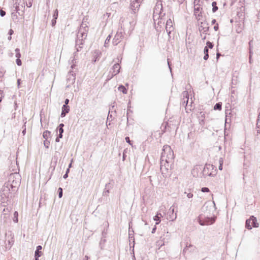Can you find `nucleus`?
<instances>
[{"label": "nucleus", "mask_w": 260, "mask_h": 260, "mask_svg": "<svg viewBox=\"0 0 260 260\" xmlns=\"http://www.w3.org/2000/svg\"><path fill=\"white\" fill-rule=\"evenodd\" d=\"M71 166H72V164L71 163L69 165V167H71Z\"/></svg>", "instance_id": "nucleus-42"}, {"label": "nucleus", "mask_w": 260, "mask_h": 260, "mask_svg": "<svg viewBox=\"0 0 260 260\" xmlns=\"http://www.w3.org/2000/svg\"><path fill=\"white\" fill-rule=\"evenodd\" d=\"M258 225L256 218L253 216L247 219L245 223V227L248 230H251L252 228H257Z\"/></svg>", "instance_id": "nucleus-1"}, {"label": "nucleus", "mask_w": 260, "mask_h": 260, "mask_svg": "<svg viewBox=\"0 0 260 260\" xmlns=\"http://www.w3.org/2000/svg\"><path fill=\"white\" fill-rule=\"evenodd\" d=\"M15 51L16 52V57H17V58H20V57H21V54L20 53L19 49L17 48V49H16Z\"/></svg>", "instance_id": "nucleus-14"}, {"label": "nucleus", "mask_w": 260, "mask_h": 260, "mask_svg": "<svg viewBox=\"0 0 260 260\" xmlns=\"http://www.w3.org/2000/svg\"><path fill=\"white\" fill-rule=\"evenodd\" d=\"M59 138H57L56 139V142H59Z\"/></svg>", "instance_id": "nucleus-38"}, {"label": "nucleus", "mask_w": 260, "mask_h": 260, "mask_svg": "<svg viewBox=\"0 0 260 260\" xmlns=\"http://www.w3.org/2000/svg\"><path fill=\"white\" fill-rule=\"evenodd\" d=\"M3 92L2 90H0V102L2 101V99L3 97Z\"/></svg>", "instance_id": "nucleus-29"}, {"label": "nucleus", "mask_w": 260, "mask_h": 260, "mask_svg": "<svg viewBox=\"0 0 260 260\" xmlns=\"http://www.w3.org/2000/svg\"><path fill=\"white\" fill-rule=\"evenodd\" d=\"M216 169L214 166L211 164L205 166L203 170V173L206 176H210L216 173Z\"/></svg>", "instance_id": "nucleus-2"}, {"label": "nucleus", "mask_w": 260, "mask_h": 260, "mask_svg": "<svg viewBox=\"0 0 260 260\" xmlns=\"http://www.w3.org/2000/svg\"><path fill=\"white\" fill-rule=\"evenodd\" d=\"M70 111V107L69 106L63 105L62 107V112L61 114V117H64L66 114Z\"/></svg>", "instance_id": "nucleus-7"}, {"label": "nucleus", "mask_w": 260, "mask_h": 260, "mask_svg": "<svg viewBox=\"0 0 260 260\" xmlns=\"http://www.w3.org/2000/svg\"><path fill=\"white\" fill-rule=\"evenodd\" d=\"M54 19H56L58 17V11L57 9L55 10L53 16Z\"/></svg>", "instance_id": "nucleus-18"}, {"label": "nucleus", "mask_w": 260, "mask_h": 260, "mask_svg": "<svg viewBox=\"0 0 260 260\" xmlns=\"http://www.w3.org/2000/svg\"><path fill=\"white\" fill-rule=\"evenodd\" d=\"M209 57V55L208 54H205V55L204 56V59L205 60H207V59Z\"/></svg>", "instance_id": "nucleus-31"}, {"label": "nucleus", "mask_w": 260, "mask_h": 260, "mask_svg": "<svg viewBox=\"0 0 260 260\" xmlns=\"http://www.w3.org/2000/svg\"><path fill=\"white\" fill-rule=\"evenodd\" d=\"M161 214L160 213H157V214L153 217V220L156 221V224H158L160 222V217Z\"/></svg>", "instance_id": "nucleus-10"}, {"label": "nucleus", "mask_w": 260, "mask_h": 260, "mask_svg": "<svg viewBox=\"0 0 260 260\" xmlns=\"http://www.w3.org/2000/svg\"><path fill=\"white\" fill-rule=\"evenodd\" d=\"M69 102V99H66V100H65V102H64V103H65V105H66V106H67V105H68V104Z\"/></svg>", "instance_id": "nucleus-33"}, {"label": "nucleus", "mask_w": 260, "mask_h": 260, "mask_svg": "<svg viewBox=\"0 0 260 260\" xmlns=\"http://www.w3.org/2000/svg\"><path fill=\"white\" fill-rule=\"evenodd\" d=\"M20 83H21V79H18L17 80V84H18V88H19V86H20Z\"/></svg>", "instance_id": "nucleus-32"}, {"label": "nucleus", "mask_w": 260, "mask_h": 260, "mask_svg": "<svg viewBox=\"0 0 260 260\" xmlns=\"http://www.w3.org/2000/svg\"><path fill=\"white\" fill-rule=\"evenodd\" d=\"M218 8L217 7H215L213 8V11L214 12L217 10Z\"/></svg>", "instance_id": "nucleus-35"}, {"label": "nucleus", "mask_w": 260, "mask_h": 260, "mask_svg": "<svg viewBox=\"0 0 260 260\" xmlns=\"http://www.w3.org/2000/svg\"><path fill=\"white\" fill-rule=\"evenodd\" d=\"M118 90L120 91V92H122L124 94H126L127 93V89H126V88L123 86V85H121L119 87H118Z\"/></svg>", "instance_id": "nucleus-11"}, {"label": "nucleus", "mask_w": 260, "mask_h": 260, "mask_svg": "<svg viewBox=\"0 0 260 260\" xmlns=\"http://www.w3.org/2000/svg\"><path fill=\"white\" fill-rule=\"evenodd\" d=\"M200 8L199 7L194 8V13H197V11H200Z\"/></svg>", "instance_id": "nucleus-30"}, {"label": "nucleus", "mask_w": 260, "mask_h": 260, "mask_svg": "<svg viewBox=\"0 0 260 260\" xmlns=\"http://www.w3.org/2000/svg\"><path fill=\"white\" fill-rule=\"evenodd\" d=\"M218 29H219L218 24V23H216V24L214 26V29L215 31H217L218 30Z\"/></svg>", "instance_id": "nucleus-26"}, {"label": "nucleus", "mask_w": 260, "mask_h": 260, "mask_svg": "<svg viewBox=\"0 0 260 260\" xmlns=\"http://www.w3.org/2000/svg\"><path fill=\"white\" fill-rule=\"evenodd\" d=\"M52 25H54L56 23V19H53L52 21Z\"/></svg>", "instance_id": "nucleus-34"}, {"label": "nucleus", "mask_w": 260, "mask_h": 260, "mask_svg": "<svg viewBox=\"0 0 260 260\" xmlns=\"http://www.w3.org/2000/svg\"><path fill=\"white\" fill-rule=\"evenodd\" d=\"M125 141H126V142H127L129 145H132V144L131 143V141H130L129 140V138L128 137H126L125 138Z\"/></svg>", "instance_id": "nucleus-24"}, {"label": "nucleus", "mask_w": 260, "mask_h": 260, "mask_svg": "<svg viewBox=\"0 0 260 260\" xmlns=\"http://www.w3.org/2000/svg\"><path fill=\"white\" fill-rule=\"evenodd\" d=\"M201 190H202V192H209V191H210L209 189L208 188H207V187H203L202 188Z\"/></svg>", "instance_id": "nucleus-21"}, {"label": "nucleus", "mask_w": 260, "mask_h": 260, "mask_svg": "<svg viewBox=\"0 0 260 260\" xmlns=\"http://www.w3.org/2000/svg\"><path fill=\"white\" fill-rule=\"evenodd\" d=\"M62 137V134L61 133H59V138H61Z\"/></svg>", "instance_id": "nucleus-37"}, {"label": "nucleus", "mask_w": 260, "mask_h": 260, "mask_svg": "<svg viewBox=\"0 0 260 260\" xmlns=\"http://www.w3.org/2000/svg\"><path fill=\"white\" fill-rule=\"evenodd\" d=\"M120 69V67L119 64L116 63V64H114V66L113 67V74L114 75L117 74L119 72Z\"/></svg>", "instance_id": "nucleus-8"}, {"label": "nucleus", "mask_w": 260, "mask_h": 260, "mask_svg": "<svg viewBox=\"0 0 260 260\" xmlns=\"http://www.w3.org/2000/svg\"><path fill=\"white\" fill-rule=\"evenodd\" d=\"M69 171V169L67 170V173Z\"/></svg>", "instance_id": "nucleus-44"}, {"label": "nucleus", "mask_w": 260, "mask_h": 260, "mask_svg": "<svg viewBox=\"0 0 260 260\" xmlns=\"http://www.w3.org/2000/svg\"><path fill=\"white\" fill-rule=\"evenodd\" d=\"M244 27V24H241V23L238 24L236 26V32L238 34L241 33L242 31V30H243Z\"/></svg>", "instance_id": "nucleus-9"}, {"label": "nucleus", "mask_w": 260, "mask_h": 260, "mask_svg": "<svg viewBox=\"0 0 260 260\" xmlns=\"http://www.w3.org/2000/svg\"><path fill=\"white\" fill-rule=\"evenodd\" d=\"M44 144L46 148H48L49 147V145L50 144V142L49 141H45L44 142Z\"/></svg>", "instance_id": "nucleus-23"}, {"label": "nucleus", "mask_w": 260, "mask_h": 260, "mask_svg": "<svg viewBox=\"0 0 260 260\" xmlns=\"http://www.w3.org/2000/svg\"><path fill=\"white\" fill-rule=\"evenodd\" d=\"M219 169L220 170H222V165H223V160L222 159V158H220L219 160Z\"/></svg>", "instance_id": "nucleus-16"}, {"label": "nucleus", "mask_w": 260, "mask_h": 260, "mask_svg": "<svg viewBox=\"0 0 260 260\" xmlns=\"http://www.w3.org/2000/svg\"><path fill=\"white\" fill-rule=\"evenodd\" d=\"M13 32V31L12 29H11L10 30V34L12 35Z\"/></svg>", "instance_id": "nucleus-39"}, {"label": "nucleus", "mask_w": 260, "mask_h": 260, "mask_svg": "<svg viewBox=\"0 0 260 260\" xmlns=\"http://www.w3.org/2000/svg\"><path fill=\"white\" fill-rule=\"evenodd\" d=\"M221 105L219 103H217L214 107V110H221Z\"/></svg>", "instance_id": "nucleus-15"}, {"label": "nucleus", "mask_w": 260, "mask_h": 260, "mask_svg": "<svg viewBox=\"0 0 260 260\" xmlns=\"http://www.w3.org/2000/svg\"><path fill=\"white\" fill-rule=\"evenodd\" d=\"M216 20H215V19H213V20H212V24H215V23H216Z\"/></svg>", "instance_id": "nucleus-36"}, {"label": "nucleus", "mask_w": 260, "mask_h": 260, "mask_svg": "<svg viewBox=\"0 0 260 260\" xmlns=\"http://www.w3.org/2000/svg\"><path fill=\"white\" fill-rule=\"evenodd\" d=\"M206 47H207V48H212L213 47V45L211 42L208 41L207 42V46Z\"/></svg>", "instance_id": "nucleus-19"}, {"label": "nucleus", "mask_w": 260, "mask_h": 260, "mask_svg": "<svg viewBox=\"0 0 260 260\" xmlns=\"http://www.w3.org/2000/svg\"><path fill=\"white\" fill-rule=\"evenodd\" d=\"M204 52L205 54H208V48H207V47H205Z\"/></svg>", "instance_id": "nucleus-27"}, {"label": "nucleus", "mask_w": 260, "mask_h": 260, "mask_svg": "<svg viewBox=\"0 0 260 260\" xmlns=\"http://www.w3.org/2000/svg\"><path fill=\"white\" fill-rule=\"evenodd\" d=\"M5 190V187H4L3 191H4Z\"/></svg>", "instance_id": "nucleus-41"}, {"label": "nucleus", "mask_w": 260, "mask_h": 260, "mask_svg": "<svg viewBox=\"0 0 260 260\" xmlns=\"http://www.w3.org/2000/svg\"><path fill=\"white\" fill-rule=\"evenodd\" d=\"M187 197L188 198H191L193 197V194L192 193H191V192L188 193L187 194Z\"/></svg>", "instance_id": "nucleus-28"}, {"label": "nucleus", "mask_w": 260, "mask_h": 260, "mask_svg": "<svg viewBox=\"0 0 260 260\" xmlns=\"http://www.w3.org/2000/svg\"><path fill=\"white\" fill-rule=\"evenodd\" d=\"M42 247L40 245L37 247V250L35 251V260H38L39 257L41 256L42 254Z\"/></svg>", "instance_id": "nucleus-6"}, {"label": "nucleus", "mask_w": 260, "mask_h": 260, "mask_svg": "<svg viewBox=\"0 0 260 260\" xmlns=\"http://www.w3.org/2000/svg\"><path fill=\"white\" fill-rule=\"evenodd\" d=\"M31 4L30 3L28 7H31Z\"/></svg>", "instance_id": "nucleus-43"}, {"label": "nucleus", "mask_w": 260, "mask_h": 260, "mask_svg": "<svg viewBox=\"0 0 260 260\" xmlns=\"http://www.w3.org/2000/svg\"><path fill=\"white\" fill-rule=\"evenodd\" d=\"M68 176L67 173L64 175V178H66Z\"/></svg>", "instance_id": "nucleus-40"}, {"label": "nucleus", "mask_w": 260, "mask_h": 260, "mask_svg": "<svg viewBox=\"0 0 260 260\" xmlns=\"http://www.w3.org/2000/svg\"><path fill=\"white\" fill-rule=\"evenodd\" d=\"M58 191H59V194H58V196H59V198H61L62 196V189L61 187H59L58 188Z\"/></svg>", "instance_id": "nucleus-20"}, {"label": "nucleus", "mask_w": 260, "mask_h": 260, "mask_svg": "<svg viewBox=\"0 0 260 260\" xmlns=\"http://www.w3.org/2000/svg\"><path fill=\"white\" fill-rule=\"evenodd\" d=\"M0 14H1V16L3 17L5 15L6 12L4 11H3V10H1Z\"/></svg>", "instance_id": "nucleus-25"}, {"label": "nucleus", "mask_w": 260, "mask_h": 260, "mask_svg": "<svg viewBox=\"0 0 260 260\" xmlns=\"http://www.w3.org/2000/svg\"><path fill=\"white\" fill-rule=\"evenodd\" d=\"M16 61L18 66H20L22 64V62L20 58H17Z\"/></svg>", "instance_id": "nucleus-22"}, {"label": "nucleus", "mask_w": 260, "mask_h": 260, "mask_svg": "<svg viewBox=\"0 0 260 260\" xmlns=\"http://www.w3.org/2000/svg\"><path fill=\"white\" fill-rule=\"evenodd\" d=\"M19 181H16L14 180V176L11 175L9 178V180L6 186V188H9V186H10L11 188H16L19 185Z\"/></svg>", "instance_id": "nucleus-4"}, {"label": "nucleus", "mask_w": 260, "mask_h": 260, "mask_svg": "<svg viewBox=\"0 0 260 260\" xmlns=\"http://www.w3.org/2000/svg\"><path fill=\"white\" fill-rule=\"evenodd\" d=\"M214 4H216L215 2H213V5H214Z\"/></svg>", "instance_id": "nucleus-45"}, {"label": "nucleus", "mask_w": 260, "mask_h": 260, "mask_svg": "<svg viewBox=\"0 0 260 260\" xmlns=\"http://www.w3.org/2000/svg\"><path fill=\"white\" fill-rule=\"evenodd\" d=\"M174 29L175 27L174 21L171 19H168L166 24V30L169 37L171 32L174 31Z\"/></svg>", "instance_id": "nucleus-3"}, {"label": "nucleus", "mask_w": 260, "mask_h": 260, "mask_svg": "<svg viewBox=\"0 0 260 260\" xmlns=\"http://www.w3.org/2000/svg\"><path fill=\"white\" fill-rule=\"evenodd\" d=\"M215 221V219L213 218H208L202 221L201 219H199V223L201 225H210L213 223Z\"/></svg>", "instance_id": "nucleus-5"}, {"label": "nucleus", "mask_w": 260, "mask_h": 260, "mask_svg": "<svg viewBox=\"0 0 260 260\" xmlns=\"http://www.w3.org/2000/svg\"><path fill=\"white\" fill-rule=\"evenodd\" d=\"M50 132L46 131L43 133V136L46 140H47V138L50 136Z\"/></svg>", "instance_id": "nucleus-13"}, {"label": "nucleus", "mask_w": 260, "mask_h": 260, "mask_svg": "<svg viewBox=\"0 0 260 260\" xmlns=\"http://www.w3.org/2000/svg\"><path fill=\"white\" fill-rule=\"evenodd\" d=\"M13 221L16 223L18 222V213L17 211H15L14 213Z\"/></svg>", "instance_id": "nucleus-12"}, {"label": "nucleus", "mask_w": 260, "mask_h": 260, "mask_svg": "<svg viewBox=\"0 0 260 260\" xmlns=\"http://www.w3.org/2000/svg\"><path fill=\"white\" fill-rule=\"evenodd\" d=\"M63 126H64V125L62 123H61L59 124V133L62 134V133L63 132Z\"/></svg>", "instance_id": "nucleus-17"}]
</instances>
